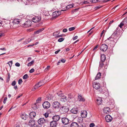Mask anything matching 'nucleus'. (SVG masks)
Instances as JSON below:
<instances>
[{
  "label": "nucleus",
  "mask_w": 127,
  "mask_h": 127,
  "mask_svg": "<svg viewBox=\"0 0 127 127\" xmlns=\"http://www.w3.org/2000/svg\"><path fill=\"white\" fill-rule=\"evenodd\" d=\"M118 30V29L117 28L112 35L106 40L107 42L111 44L110 46L111 47L114 46L120 38V33L119 32L117 31Z\"/></svg>",
  "instance_id": "nucleus-1"
},
{
  "label": "nucleus",
  "mask_w": 127,
  "mask_h": 127,
  "mask_svg": "<svg viewBox=\"0 0 127 127\" xmlns=\"http://www.w3.org/2000/svg\"><path fill=\"white\" fill-rule=\"evenodd\" d=\"M98 91L100 93L104 94L106 97L109 96V93L108 90L104 87L100 88Z\"/></svg>",
  "instance_id": "nucleus-2"
},
{
  "label": "nucleus",
  "mask_w": 127,
  "mask_h": 127,
  "mask_svg": "<svg viewBox=\"0 0 127 127\" xmlns=\"http://www.w3.org/2000/svg\"><path fill=\"white\" fill-rule=\"evenodd\" d=\"M41 20L40 17L39 16H32V21L35 23L39 22Z\"/></svg>",
  "instance_id": "nucleus-3"
},
{
  "label": "nucleus",
  "mask_w": 127,
  "mask_h": 127,
  "mask_svg": "<svg viewBox=\"0 0 127 127\" xmlns=\"http://www.w3.org/2000/svg\"><path fill=\"white\" fill-rule=\"evenodd\" d=\"M43 84L42 81H41L36 84L34 87L33 88H32V91H34L38 89L40 87L42 86Z\"/></svg>",
  "instance_id": "nucleus-4"
},
{
  "label": "nucleus",
  "mask_w": 127,
  "mask_h": 127,
  "mask_svg": "<svg viewBox=\"0 0 127 127\" xmlns=\"http://www.w3.org/2000/svg\"><path fill=\"white\" fill-rule=\"evenodd\" d=\"M108 48V46L105 44H102L100 48V50L103 52H105L107 50Z\"/></svg>",
  "instance_id": "nucleus-5"
},
{
  "label": "nucleus",
  "mask_w": 127,
  "mask_h": 127,
  "mask_svg": "<svg viewBox=\"0 0 127 127\" xmlns=\"http://www.w3.org/2000/svg\"><path fill=\"white\" fill-rule=\"evenodd\" d=\"M61 120L62 123L64 125H67L68 124L69 121V120L66 118H63Z\"/></svg>",
  "instance_id": "nucleus-6"
},
{
  "label": "nucleus",
  "mask_w": 127,
  "mask_h": 127,
  "mask_svg": "<svg viewBox=\"0 0 127 127\" xmlns=\"http://www.w3.org/2000/svg\"><path fill=\"white\" fill-rule=\"evenodd\" d=\"M52 106L54 108L58 109L60 106V104L57 101L54 102L52 104Z\"/></svg>",
  "instance_id": "nucleus-7"
},
{
  "label": "nucleus",
  "mask_w": 127,
  "mask_h": 127,
  "mask_svg": "<svg viewBox=\"0 0 127 127\" xmlns=\"http://www.w3.org/2000/svg\"><path fill=\"white\" fill-rule=\"evenodd\" d=\"M43 108L45 109L49 108L50 106V103L47 101L44 102L42 104Z\"/></svg>",
  "instance_id": "nucleus-8"
},
{
  "label": "nucleus",
  "mask_w": 127,
  "mask_h": 127,
  "mask_svg": "<svg viewBox=\"0 0 127 127\" xmlns=\"http://www.w3.org/2000/svg\"><path fill=\"white\" fill-rule=\"evenodd\" d=\"M57 94L58 96L62 97L60 98L61 101L64 102H66L67 101V99L66 97L64 96H62V94H59L58 93Z\"/></svg>",
  "instance_id": "nucleus-9"
},
{
  "label": "nucleus",
  "mask_w": 127,
  "mask_h": 127,
  "mask_svg": "<svg viewBox=\"0 0 127 127\" xmlns=\"http://www.w3.org/2000/svg\"><path fill=\"white\" fill-rule=\"evenodd\" d=\"M61 14L60 11H56L53 12L52 16L54 18H56L59 16Z\"/></svg>",
  "instance_id": "nucleus-10"
},
{
  "label": "nucleus",
  "mask_w": 127,
  "mask_h": 127,
  "mask_svg": "<svg viewBox=\"0 0 127 127\" xmlns=\"http://www.w3.org/2000/svg\"><path fill=\"white\" fill-rule=\"evenodd\" d=\"M105 119L107 122H109L112 121V118L111 116L108 115L105 116Z\"/></svg>",
  "instance_id": "nucleus-11"
},
{
  "label": "nucleus",
  "mask_w": 127,
  "mask_h": 127,
  "mask_svg": "<svg viewBox=\"0 0 127 127\" xmlns=\"http://www.w3.org/2000/svg\"><path fill=\"white\" fill-rule=\"evenodd\" d=\"M38 124L40 125L44 124L45 122V120L43 118H40L37 121Z\"/></svg>",
  "instance_id": "nucleus-12"
},
{
  "label": "nucleus",
  "mask_w": 127,
  "mask_h": 127,
  "mask_svg": "<svg viewBox=\"0 0 127 127\" xmlns=\"http://www.w3.org/2000/svg\"><path fill=\"white\" fill-rule=\"evenodd\" d=\"M93 87L96 89H98L100 88V85L99 83L94 82L93 84Z\"/></svg>",
  "instance_id": "nucleus-13"
},
{
  "label": "nucleus",
  "mask_w": 127,
  "mask_h": 127,
  "mask_svg": "<svg viewBox=\"0 0 127 127\" xmlns=\"http://www.w3.org/2000/svg\"><path fill=\"white\" fill-rule=\"evenodd\" d=\"M53 120L56 122L58 121L60 118V117L59 115H55L52 117Z\"/></svg>",
  "instance_id": "nucleus-14"
},
{
  "label": "nucleus",
  "mask_w": 127,
  "mask_h": 127,
  "mask_svg": "<svg viewBox=\"0 0 127 127\" xmlns=\"http://www.w3.org/2000/svg\"><path fill=\"white\" fill-rule=\"evenodd\" d=\"M32 22L31 21H28L24 24L25 27H29L31 26Z\"/></svg>",
  "instance_id": "nucleus-15"
},
{
  "label": "nucleus",
  "mask_w": 127,
  "mask_h": 127,
  "mask_svg": "<svg viewBox=\"0 0 127 127\" xmlns=\"http://www.w3.org/2000/svg\"><path fill=\"white\" fill-rule=\"evenodd\" d=\"M57 124V122L53 120L51 121L50 123V125L51 127H56Z\"/></svg>",
  "instance_id": "nucleus-16"
},
{
  "label": "nucleus",
  "mask_w": 127,
  "mask_h": 127,
  "mask_svg": "<svg viewBox=\"0 0 127 127\" xmlns=\"http://www.w3.org/2000/svg\"><path fill=\"white\" fill-rule=\"evenodd\" d=\"M61 109L63 111V112L64 113L67 112L68 111V107L66 106H62V107Z\"/></svg>",
  "instance_id": "nucleus-17"
},
{
  "label": "nucleus",
  "mask_w": 127,
  "mask_h": 127,
  "mask_svg": "<svg viewBox=\"0 0 127 127\" xmlns=\"http://www.w3.org/2000/svg\"><path fill=\"white\" fill-rule=\"evenodd\" d=\"M103 111L105 114H108L110 111V109L109 107H105L103 109Z\"/></svg>",
  "instance_id": "nucleus-18"
},
{
  "label": "nucleus",
  "mask_w": 127,
  "mask_h": 127,
  "mask_svg": "<svg viewBox=\"0 0 127 127\" xmlns=\"http://www.w3.org/2000/svg\"><path fill=\"white\" fill-rule=\"evenodd\" d=\"M70 112L72 113L76 114L78 112V111L77 108H73L71 110Z\"/></svg>",
  "instance_id": "nucleus-19"
},
{
  "label": "nucleus",
  "mask_w": 127,
  "mask_h": 127,
  "mask_svg": "<svg viewBox=\"0 0 127 127\" xmlns=\"http://www.w3.org/2000/svg\"><path fill=\"white\" fill-rule=\"evenodd\" d=\"M102 101L101 98L98 97L96 100L97 104L98 105H101L102 103Z\"/></svg>",
  "instance_id": "nucleus-20"
},
{
  "label": "nucleus",
  "mask_w": 127,
  "mask_h": 127,
  "mask_svg": "<svg viewBox=\"0 0 127 127\" xmlns=\"http://www.w3.org/2000/svg\"><path fill=\"white\" fill-rule=\"evenodd\" d=\"M87 113L86 111H84L81 113V116L82 118H85L87 116Z\"/></svg>",
  "instance_id": "nucleus-21"
},
{
  "label": "nucleus",
  "mask_w": 127,
  "mask_h": 127,
  "mask_svg": "<svg viewBox=\"0 0 127 127\" xmlns=\"http://www.w3.org/2000/svg\"><path fill=\"white\" fill-rule=\"evenodd\" d=\"M78 99L80 101H84L85 100V98L81 95H79L78 96Z\"/></svg>",
  "instance_id": "nucleus-22"
},
{
  "label": "nucleus",
  "mask_w": 127,
  "mask_h": 127,
  "mask_svg": "<svg viewBox=\"0 0 127 127\" xmlns=\"http://www.w3.org/2000/svg\"><path fill=\"white\" fill-rule=\"evenodd\" d=\"M71 127H79V125L76 122H73L71 125Z\"/></svg>",
  "instance_id": "nucleus-23"
},
{
  "label": "nucleus",
  "mask_w": 127,
  "mask_h": 127,
  "mask_svg": "<svg viewBox=\"0 0 127 127\" xmlns=\"http://www.w3.org/2000/svg\"><path fill=\"white\" fill-rule=\"evenodd\" d=\"M77 121L78 123L81 124L83 123V119L81 117H78L77 119Z\"/></svg>",
  "instance_id": "nucleus-24"
},
{
  "label": "nucleus",
  "mask_w": 127,
  "mask_h": 127,
  "mask_svg": "<svg viewBox=\"0 0 127 127\" xmlns=\"http://www.w3.org/2000/svg\"><path fill=\"white\" fill-rule=\"evenodd\" d=\"M105 55L104 54H102L101 56V62H104L106 60Z\"/></svg>",
  "instance_id": "nucleus-25"
},
{
  "label": "nucleus",
  "mask_w": 127,
  "mask_h": 127,
  "mask_svg": "<svg viewBox=\"0 0 127 127\" xmlns=\"http://www.w3.org/2000/svg\"><path fill=\"white\" fill-rule=\"evenodd\" d=\"M20 22L19 19H15L13 20V23L14 24H18L20 23Z\"/></svg>",
  "instance_id": "nucleus-26"
},
{
  "label": "nucleus",
  "mask_w": 127,
  "mask_h": 127,
  "mask_svg": "<svg viewBox=\"0 0 127 127\" xmlns=\"http://www.w3.org/2000/svg\"><path fill=\"white\" fill-rule=\"evenodd\" d=\"M101 76V73L100 72H98L96 75L95 78V80H97L100 78V77Z\"/></svg>",
  "instance_id": "nucleus-27"
},
{
  "label": "nucleus",
  "mask_w": 127,
  "mask_h": 127,
  "mask_svg": "<svg viewBox=\"0 0 127 127\" xmlns=\"http://www.w3.org/2000/svg\"><path fill=\"white\" fill-rule=\"evenodd\" d=\"M28 116L25 114H24L21 115V118L23 119L26 120Z\"/></svg>",
  "instance_id": "nucleus-28"
},
{
  "label": "nucleus",
  "mask_w": 127,
  "mask_h": 127,
  "mask_svg": "<svg viewBox=\"0 0 127 127\" xmlns=\"http://www.w3.org/2000/svg\"><path fill=\"white\" fill-rule=\"evenodd\" d=\"M60 33V32L59 31H56V32H54L53 33V36H54L55 37H58V35Z\"/></svg>",
  "instance_id": "nucleus-29"
},
{
  "label": "nucleus",
  "mask_w": 127,
  "mask_h": 127,
  "mask_svg": "<svg viewBox=\"0 0 127 127\" xmlns=\"http://www.w3.org/2000/svg\"><path fill=\"white\" fill-rule=\"evenodd\" d=\"M32 40V39L29 38L27 40H25L23 43L25 44H26L29 43Z\"/></svg>",
  "instance_id": "nucleus-30"
},
{
  "label": "nucleus",
  "mask_w": 127,
  "mask_h": 127,
  "mask_svg": "<svg viewBox=\"0 0 127 127\" xmlns=\"http://www.w3.org/2000/svg\"><path fill=\"white\" fill-rule=\"evenodd\" d=\"M103 62H101L100 61L99 63V69H100V68H102L103 65Z\"/></svg>",
  "instance_id": "nucleus-31"
},
{
  "label": "nucleus",
  "mask_w": 127,
  "mask_h": 127,
  "mask_svg": "<svg viewBox=\"0 0 127 127\" xmlns=\"http://www.w3.org/2000/svg\"><path fill=\"white\" fill-rule=\"evenodd\" d=\"M37 106L36 105V103H35L34 104L32 105V109H36L37 108Z\"/></svg>",
  "instance_id": "nucleus-32"
},
{
  "label": "nucleus",
  "mask_w": 127,
  "mask_h": 127,
  "mask_svg": "<svg viewBox=\"0 0 127 127\" xmlns=\"http://www.w3.org/2000/svg\"><path fill=\"white\" fill-rule=\"evenodd\" d=\"M123 22L126 25H127V17H126L123 21Z\"/></svg>",
  "instance_id": "nucleus-33"
},
{
  "label": "nucleus",
  "mask_w": 127,
  "mask_h": 127,
  "mask_svg": "<svg viewBox=\"0 0 127 127\" xmlns=\"http://www.w3.org/2000/svg\"><path fill=\"white\" fill-rule=\"evenodd\" d=\"M12 64L13 63L12 61H10L7 63V64L9 65V66L10 67H11Z\"/></svg>",
  "instance_id": "nucleus-34"
},
{
  "label": "nucleus",
  "mask_w": 127,
  "mask_h": 127,
  "mask_svg": "<svg viewBox=\"0 0 127 127\" xmlns=\"http://www.w3.org/2000/svg\"><path fill=\"white\" fill-rule=\"evenodd\" d=\"M80 124L79 126V127H86L85 124L83 123Z\"/></svg>",
  "instance_id": "nucleus-35"
},
{
  "label": "nucleus",
  "mask_w": 127,
  "mask_h": 127,
  "mask_svg": "<svg viewBox=\"0 0 127 127\" xmlns=\"http://www.w3.org/2000/svg\"><path fill=\"white\" fill-rule=\"evenodd\" d=\"M41 97H39L36 100V103H39L40 101L41 100Z\"/></svg>",
  "instance_id": "nucleus-36"
},
{
  "label": "nucleus",
  "mask_w": 127,
  "mask_h": 127,
  "mask_svg": "<svg viewBox=\"0 0 127 127\" xmlns=\"http://www.w3.org/2000/svg\"><path fill=\"white\" fill-rule=\"evenodd\" d=\"M10 74L9 73H8V77L7 78V80H6V82H8L10 80Z\"/></svg>",
  "instance_id": "nucleus-37"
},
{
  "label": "nucleus",
  "mask_w": 127,
  "mask_h": 127,
  "mask_svg": "<svg viewBox=\"0 0 127 127\" xmlns=\"http://www.w3.org/2000/svg\"><path fill=\"white\" fill-rule=\"evenodd\" d=\"M125 24L124 23V22H123V21H122V22H121L119 25V27L121 28L122 26L124 25Z\"/></svg>",
  "instance_id": "nucleus-38"
},
{
  "label": "nucleus",
  "mask_w": 127,
  "mask_h": 127,
  "mask_svg": "<svg viewBox=\"0 0 127 127\" xmlns=\"http://www.w3.org/2000/svg\"><path fill=\"white\" fill-rule=\"evenodd\" d=\"M75 29V27H73L69 28L68 29V30L69 31H71L74 30Z\"/></svg>",
  "instance_id": "nucleus-39"
},
{
  "label": "nucleus",
  "mask_w": 127,
  "mask_h": 127,
  "mask_svg": "<svg viewBox=\"0 0 127 127\" xmlns=\"http://www.w3.org/2000/svg\"><path fill=\"white\" fill-rule=\"evenodd\" d=\"M64 39V38H60L58 40V41L59 42L63 41Z\"/></svg>",
  "instance_id": "nucleus-40"
},
{
  "label": "nucleus",
  "mask_w": 127,
  "mask_h": 127,
  "mask_svg": "<svg viewBox=\"0 0 127 127\" xmlns=\"http://www.w3.org/2000/svg\"><path fill=\"white\" fill-rule=\"evenodd\" d=\"M44 15L46 16H48L50 15L48 11H46L44 13Z\"/></svg>",
  "instance_id": "nucleus-41"
},
{
  "label": "nucleus",
  "mask_w": 127,
  "mask_h": 127,
  "mask_svg": "<svg viewBox=\"0 0 127 127\" xmlns=\"http://www.w3.org/2000/svg\"><path fill=\"white\" fill-rule=\"evenodd\" d=\"M28 76V75L27 74H26L23 76V78L24 79H25L27 78Z\"/></svg>",
  "instance_id": "nucleus-42"
},
{
  "label": "nucleus",
  "mask_w": 127,
  "mask_h": 127,
  "mask_svg": "<svg viewBox=\"0 0 127 127\" xmlns=\"http://www.w3.org/2000/svg\"><path fill=\"white\" fill-rule=\"evenodd\" d=\"M22 80L21 79H19L18 81V84L19 85H20L22 82Z\"/></svg>",
  "instance_id": "nucleus-43"
},
{
  "label": "nucleus",
  "mask_w": 127,
  "mask_h": 127,
  "mask_svg": "<svg viewBox=\"0 0 127 127\" xmlns=\"http://www.w3.org/2000/svg\"><path fill=\"white\" fill-rule=\"evenodd\" d=\"M44 28H42L41 29H39L38 31L39 33H40L41 32L43 31L44 30Z\"/></svg>",
  "instance_id": "nucleus-44"
},
{
  "label": "nucleus",
  "mask_w": 127,
  "mask_h": 127,
  "mask_svg": "<svg viewBox=\"0 0 127 127\" xmlns=\"http://www.w3.org/2000/svg\"><path fill=\"white\" fill-rule=\"evenodd\" d=\"M16 84V82L15 81H13L12 82L11 84V85L13 86H14Z\"/></svg>",
  "instance_id": "nucleus-45"
},
{
  "label": "nucleus",
  "mask_w": 127,
  "mask_h": 127,
  "mask_svg": "<svg viewBox=\"0 0 127 127\" xmlns=\"http://www.w3.org/2000/svg\"><path fill=\"white\" fill-rule=\"evenodd\" d=\"M15 65L17 67H19L20 66V64L18 63H16L15 64Z\"/></svg>",
  "instance_id": "nucleus-46"
},
{
  "label": "nucleus",
  "mask_w": 127,
  "mask_h": 127,
  "mask_svg": "<svg viewBox=\"0 0 127 127\" xmlns=\"http://www.w3.org/2000/svg\"><path fill=\"white\" fill-rule=\"evenodd\" d=\"M43 115L46 118H47L48 116V113H45L43 114Z\"/></svg>",
  "instance_id": "nucleus-47"
},
{
  "label": "nucleus",
  "mask_w": 127,
  "mask_h": 127,
  "mask_svg": "<svg viewBox=\"0 0 127 127\" xmlns=\"http://www.w3.org/2000/svg\"><path fill=\"white\" fill-rule=\"evenodd\" d=\"M32 123V119H31L29 121V125L31 127H32V124L31 123Z\"/></svg>",
  "instance_id": "nucleus-48"
},
{
  "label": "nucleus",
  "mask_w": 127,
  "mask_h": 127,
  "mask_svg": "<svg viewBox=\"0 0 127 127\" xmlns=\"http://www.w3.org/2000/svg\"><path fill=\"white\" fill-rule=\"evenodd\" d=\"M95 126V125L94 123H92L90 124V127H93Z\"/></svg>",
  "instance_id": "nucleus-49"
},
{
  "label": "nucleus",
  "mask_w": 127,
  "mask_h": 127,
  "mask_svg": "<svg viewBox=\"0 0 127 127\" xmlns=\"http://www.w3.org/2000/svg\"><path fill=\"white\" fill-rule=\"evenodd\" d=\"M7 98L6 97H5L4 98V100L3 101V103L4 104H5L6 102V101L7 100Z\"/></svg>",
  "instance_id": "nucleus-50"
},
{
  "label": "nucleus",
  "mask_w": 127,
  "mask_h": 127,
  "mask_svg": "<svg viewBox=\"0 0 127 127\" xmlns=\"http://www.w3.org/2000/svg\"><path fill=\"white\" fill-rule=\"evenodd\" d=\"M32 115L34 118L36 116V113L32 111Z\"/></svg>",
  "instance_id": "nucleus-51"
},
{
  "label": "nucleus",
  "mask_w": 127,
  "mask_h": 127,
  "mask_svg": "<svg viewBox=\"0 0 127 127\" xmlns=\"http://www.w3.org/2000/svg\"><path fill=\"white\" fill-rule=\"evenodd\" d=\"M98 1V0H91V2L93 3H95L97 2Z\"/></svg>",
  "instance_id": "nucleus-52"
},
{
  "label": "nucleus",
  "mask_w": 127,
  "mask_h": 127,
  "mask_svg": "<svg viewBox=\"0 0 127 127\" xmlns=\"http://www.w3.org/2000/svg\"><path fill=\"white\" fill-rule=\"evenodd\" d=\"M102 6H97L95 8V9H100L102 7Z\"/></svg>",
  "instance_id": "nucleus-53"
},
{
  "label": "nucleus",
  "mask_w": 127,
  "mask_h": 127,
  "mask_svg": "<svg viewBox=\"0 0 127 127\" xmlns=\"http://www.w3.org/2000/svg\"><path fill=\"white\" fill-rule=\"evenodd\" d=\"M50 66H48L47 67L45 68V71H47V70H48L49 68L50 67Z\"/></svg>",
  "instance_id": "nucleus-54"
},
{
  "label": "nucleus",
  "mask_w": 127,
  "mask_h": 127,
  "mask_svg": "<svg viewBox=\"0 0 127 127\" xmlns=\"http://www.w3.org/2000/svg\"><path fill=\"white\" fill-rule=\"evenodd\" d=\"M67 31V30L66 29H64L63 30V32H66Z\"/></svg>",
  "instance_id": "nucleus-55"
},
{
  "label": "nucleus",
  "mask_w": 127,
  "mask_h": 127,
  "mask_svg": "<svg viewBox=\"0 0 127 127\" xmlns=\"http://www.w3.org/2000/svg\"><path fill=\"white\" fill-rule=\"evenodd\" d=\"M32 65V61L30 63H28V66H30Z\"/></svg>",
  "instance_id": "nucleus-56"
},
{
  "label": "nucleus",
  "mask_w": 127,
  "mask_h": 127,
  "mask_svg": "<svg viewBox=\"0 0 127 127\" xmlns=\"http://www.w3.org/2000/svg\"><path fill=\"white\" fill-rule=\"evenodd\" d=\"M0 50L5 51H6V49L4 47L0 48Z\"/></svg>",
  "instance_id": "nucleus-57"
},
{
  "label": "nucleus",
  "mask_w": 127,
  "mask_h": 127,
  "mask_svg": "<svg viewBox=\"0 0 127 127\" xmlns=\"http://www.w3.org/2000/svg\"><path fill=\"white\" fill-rule=\"evenodd\" d=\"M98 47V45H97L94 48V49H93V50L94 51Z\"/></svg>",
  "instance_id": "nucleus-58"
},
{
  "label": "nucleus",
  "mask_w": 127,
  "mask_h": 127,
  "mask_svg": "<svg viewBox=\"0 0 127 127\" xmlns=\"http://www.w3.org/2000/svg\"><path fill=\"white\" fill-rule=\"evenodd\" d=\"M39 32H38V31H35L34 32V34H38L39 33Z\"/></svg>",
  "instance_id": "nucleus-59"
},
{
  "label": "nucleus",
  "mask_w": 127,
  "mask_h": 127,
  "mask_svg": "<svg viewBox=\"0 0 127 127\" xmlns=\"http://www.w3.org/2000/svg\"><path fill=\"white\" fill-rule=\"evenodd\" d=\"M60 51V49H59L57 51H56L55 53V54H58Z\"/></svg>",
  "instance_id": "nucleus-60"
},
{
  "label": "nucleus",
  "mask_w": 127,
  "mask_h": 127,
  "mask_svg": "<svg viewBox=\"0 0 127 127\" xmlns=\"http://www.w3.org/2000/svg\"><path fill=\"white\" fill-rule=\"evenodd\" d=\"M78 37V36H76L73 38V40H75L77 39Z\"/></svg>",
  "instance_id": "nucleus-61"
},
{
  "label": "nucleus",
  "mask_w": 127,
  "mask_h": 127,
  "mask_svg": "<svg viewBox=\"0 0 127 127\" xmlns=\"http://www.w3.org/2000/svg\"><path fill=\"white\" fill-rule=\"evenodd\" d=\"M38 43V42H36L34 44H32V46L36 45Z\"/></svg>",
  "instance_id": "nucleus-62"
},
{
  "label": "nucleus",
  "mask_w": 127,
  "mask_h": 127,
  "mask_svg": "<svg viewBox=\"0 0 127 127\" xmlns=\"http://www.w3.org/2000/svg\"><path fill=\"white\" fill-rule=\"evenodd\" d=\"M60 61L64 63L65 62V60L64 59L61 60H60Z\"/></svg>",
  "instance_id": "nucleus-63"
},
{
  "label": "nucleus",
  "mask_w": 127,
  "mask_h": 127,
  "mask_svg": "<svg viewBox=\"0 0 127 127\" xmlns=\"http://www.w3.org/2000/svg\"><path fill=\"white\" fill-rule=\"evenodd\" d=\"M66 9H69L70 8V4H69L66 6Z\"/></svg>",
  "instance_id": "nucleus-64"
}]
</instances>
